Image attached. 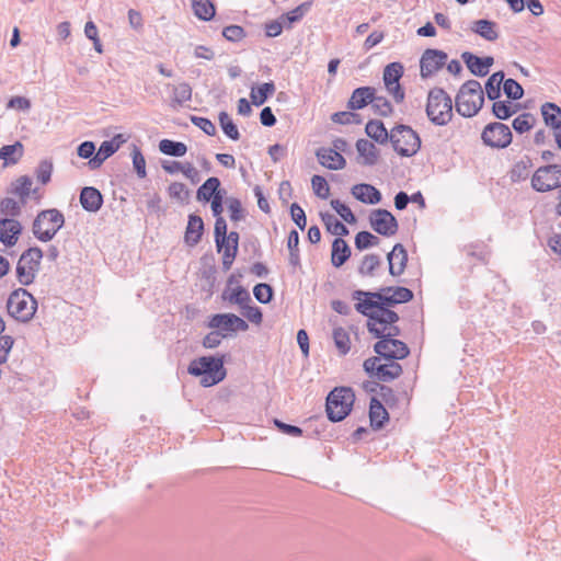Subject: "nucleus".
Wrapping results in <instances>:
<instances>
[{"instance_id":"e433bc0d","label":"nucleus","mask_w":561,"mask_h":561,"mask_svg":"<svg viewBox=\"0 0 561 561\" xmlns=\"http://www.w3.org/2000/svg\"><path fill=\"white\" fill-rule=\"evenodd\" d=\"M404 68L401 62L393 61L388 64L382 73V80L386 88H390L394 83L400 82V79L403 76Z\"/></svg>"},{"instance_id":"7ed1b4c3","label":"nucleus","mask_w":561,"mask_h":561,"mask_svg":"<svg viewBox=\"0 0 561 561\" xmlns=\"http://www.w3.org/2000/svg\"><path fill=\"white\" fill-rule=\"evenodd\" d=\"M456 111L463 117L474 116L483 106L484 92L477 80L466 81L456 95Z\"/></svg>"},{"instance_id":"ddd939ff","label":"nucleus","mask_w":561,"mask_h":561,"mask_svg":"<svg viewBox=\"0 0 561 561\" xmlns=\"http://www.w3.org/2000/svg\"><path fill=\"white\" fill-rule=\"evenodd\" d=\"M379 341L374 345V351L388 360L403 359L410 354L408 345L397 339L375 336Z\"/></svg>"},{"instance_id":"2f4dec72","label":"nucleus","mask_w":561,"mask_h":561,"mask_svg":"<svg viewBox=\"0 0 561 561\" xmlns=\"http://www.w3.org/2000/svg\"><path fill=\"white\" fill-rule=\"evenodd\" d=\"M222 298L230 304L238 305L240 308H244L251 302L250 293L241 285H238L231 291L225 290Z\"/></svg>"},{"instance_id":"052dcab7","label":"nucleus","mask_w":561,"mask_h":561,"mask_svg":"<svg viewBox=\"0 0 561 561\" xmlns=\"http://www.w3.org/2000/svg\"><path fill=\"white\" fill-rule=\"evenodd\" d=\"M53 168V162L50 160H42L35 170L37 181L41 182L43 185L49 183L51 179Z\"/></svg>"},{"instance_id":"39448f33","label":"nucleus","mask_w":561,"mask_h":561,"mask_svg":"<svg viewBox=\"0 0 561 561\" xmlns=\"http://www.w3.org/2000/svg\"><path fill=\"white\" fill-rule=\"evenodd\" d=\"M64 225L65 216L60 210L56 208L44 209L35 217L32 231L37 240L48 242L54 239Z\"/></svg>"},{"instance_id":"b1692460","label":"nucleus","mask_w":561,"mask_h":561,"mask_svg":"<svg viewBox=\"0 0 561 561\" xmlns=\"http://www.w3.org/2000/svg\"><path fill=\"white\" fill-rule=\"evenodd\" d=\"M374 87H359L355 89L347 101V108L352 111L362 110L374 101Z\"/></svg>"},{"instance_id":"f257e3e1","label":"nucleus","mask_w":561,"mask_h":561,"mask_svg":"<svg viewBox=\"0 0 561 561\" xmlns=\"http://www.w3.org/2000/svg\"><path fill=\"white\" fill-rule=\"evenodd\" d=\"M355 309L368 318L367 329L374 336H382L387 331V325L399 321V314L396 311L378 306L373 299L358 301Z\"/></svg>"},{"instance_id":"7c9ffc66","label":"nucleus","mask_w":561,"mask_h":561,"mask_svg":"<svg viewBox=\"0 0 561 561\" xmlns=\"http://www.w3.org/2000/svg\"><path fill=\"white\" fill-rule=\"evenodd\" d=\"M365 133L377 144L385 145L390 141V133L381 121L370 119L365 126Z\"/></svg>"},{"instance_id":"cd10ccee","label":"nucleus","mask_w":561,"mask_h":561,"mask_svg":"<svg viewBox=\"0 0 561 561\" xmlns=\"http://www.w3.org/2000/svg\"><path fill=\"white\" fill-rule=\"evenodd\" d=\"M220 180L216 176L208 178L197 190L196 198L198 202L208 203L216 196L217 193H221L224 190L220 188Z\"/></svg>"},{"instance_id":"9b49d317","label":"nucleus","mask_w":561,"mask_h":561,"mask_svg":"<svg viewBox=\"0 0 561 561\" xmlns=\"http://www.w3.org/2000/svg\"><path fill=\"white\" fill-rule=\"evenodd\" d=\"M481 139L488 147L495 149L507 148L512 144L511 128L500 122L489 123L482 130Z\"/></svg>"},{"instance_id":"13d9d810","label":"nucleus","mask_w":561,"mask_h":561,"mask_svg":"<svg viewBox=\"0 0 561 561\" xmlns=\"http://www.w3.org/2000/svg\"><path fill=\"white\" fill-rule=\"evenodd\" d=\"M130 156L133 159L134 169H135L138 178H140V179L146 178V175H147L146 160H145V157H144L140 148L137 145L131 146Z\"/></svg>"},{"instance_id":"a211bd4d","label":"nucleus","mask_w":561,"mask_h":561,"mask_svg":"<svg viewBox=\"0 0 561 561\" xmlns=\"http://www.w3.org/2000/svg\"><path fill=\"white\" fill-rule=\"evenodd\" d=\"M22 231L20 221L14 218L0 219V241L5 247H12L16 243L18 237Z\"/></svg>"},{"instance_id":"c03bdc74","label":"nucleus","mask_w":561,"mask_h":561,"mask_svg":"<svg viewBox=\"0 0 561 561\" xmlns=\"http://www.w3.org/2000/svg\"><path fill=\"white\" fill-rule=\"evenodd\" d=\"M518 111V105H513L510 101H494L492 114L501 121H506Z\"/></svg>"},{"instance_id":"5fc2aeb1","label":"nucleus","mask_w":561,"mask_h":561,"mask_svg":"<svg viewBox=\"0 0 561 561\" xmlns=\"http://www.w3.org/2000/svg\"><path fill=\"white\" fill-rule=\"evenodd\" d=\"M333 340L336 348L342 355H346L351 348V340L347 331L343 328H335L333 330Z\"/></svg>"},{"instance_id":"bb28decb","label":"nucleus","mask_w":561,"mask_h":561,"mask_svg":"<svg viewBox=\"0 0 561 561\" xmlns=\"http://www.w3.org/2000/svg\"><path fill=\"white\" fill-rule=\"evenodd\" d=\"M369 420L370 426L374 430H380L389 420V414L382 403L377 398H371L369 404Z\"/></svg>"},{"instance_id":"c756f323","label":"nucleus","mask_w":561,"mask_h":561,"mask_svg":"<svg viewBox=\"0 0 561 561\" xmlns=\"http://www.w3.org/2000/svg\"><path fill=\"white\" fill-rule=\"evenodd\" d=\"M541 115L545 124L554 131L561 128V107L556 103L546 102L541 105Z\"/></svg>"},{"instance_id":"f8f14e48","label":"nucleus","mask_w":561,"mask_h":561,"mask_svg":"<svg viewBox=\"0 0 561 561\" xmlns=\"http://www.w3.org/2000/svg\"><path fill=\"white\" fill-rule=\"evenodd\" d=\"M207 327L217 329L225 334V337L231 336L236 332H244L249 329L245 320L234 313H216L209 317Z\"/></svg>"},{"instance_id":"0eeeda50","label":"nucleus","mask_w":561,"mask_h":561,"mask_svg":"<svg viewBox=\"0 0 561 561\" xmlns=\"http://www.w3.org/2000/svg\"><path fill=\"white\" fill-rule=\"evenodd\" d=\"M37 301L24 288L13 290L7 301L8 313L20 322H28L35 314Z\"/></svg>"},{"instance_id":"6e6552de","label":"nucleus","mask_w":561,"mask_h":561,"mask_svg":"<svg viewBox=\"0 0 561 561\" xmlns=\"http://www.w3.org/2000/svg\"><path fill=\"white\" fill-rule=\"evenodd\" d=\"M390 142L401 157H412L421 148V139L416 131L408 125H397L390 131Z\"/></svg>"},{"instance_id":"f704fd0d","label":"nucleus","mask_w":561,"mask_h":561,"mask_svg":"<svg viewBox=\"0 0 561 561\" xmlns=\"http://www.w3.org/2000/svg\"><path fill=\"white\" fill-rule=\"evenodd\" d=\"M402 374V366L390 360L388 364H382L378 366V373L376 374V378L382 382H389L396 378H398Z\"/></svg>"},{"instance_id":"aec40b11","label":"nucleus","mask_w":561,"mask_h":561,"mask_svg":"<svg viewBox=\"0 0 561 561\" xmlns=\"http://www.w3.org/2000/svg\"><path fill=\"white\" fill-rule=\"evenodd\" d=\"M82 208L90 213H96L103 205L101 192L93 186H85L81 190L79 196Z\"/></svg>"},{"instance_id":"393cba45","label":"nucleus","mask_w":561,"mask_h":561,"mask_svg":"<svg viewBox=\"0 0 561 561\" xmlns=\"http://www.w3.org/2000/svg\"><path fill=\"white\" fill-rule=\"evenodd\" d=\"M356 150L363 161L360 162L364 165H375L379 158V150L377 147L367 139H358L356 141Z\"/></svg>"},{"instance_id":"58836bf2","label":"nucleus","mask_w":561,"mask_h":561,"mask_svg":"<svg viewBox=\"0 0 561 561\" xmlns=\"http://www.w3.org/2000/svg\"><path fill=\"white\" fill-rule=\"evenodd\" d=\"M23 154V145L16 141L13 145H5L0 149V159L4 164H15Z\"/></svg>"},{"instance_id":"3c124183","label":"nucleus","mask_w":561,"mask_h":561,"mask_svg":"<svg viewBox=\"0 0 561 561\" xmlns=\"http://www.w3.org/2000/svg\"><path fill=\"white\" fill-rule=\"evenodd\" d=\"M379 243L380 239L369 231H359L355 236V247L359 251L377 247Z\"/></svg>"},{"instance_id":"603ef678","label":"nucleus","mask_w":561,"mask_h":561,"mask_svg":"<svg viewBox=\"0 0 561 561\" xmlns=\"http://www.w3.org/2000/svg\"><path fill=\"white\" fill-rule=\"evenodd\" d=\"M331 121L341 125H359L363 122L360 114L354 113L352 110L333 113Z\"/></svg>"},{"instance_id":"4d7b16f0","label":"nucleus","mask_w":561,"mask_h":561,"mask_svg":"<svg viewBox=\"0 0 561 561\" xmlns=\"http://www.w3.org/2000/svg\"><path fill=\"white\" fill-rule=\"evenodd\" d=\"M370 104L377 115L388 117L393 113V107L388 99L377 95L376 92H374V101Z\"/></svg>"},{"instance_id":"0e129e2a","label":"nucleus","mask_w":561,"mask_h":561,"mask_svg":"<svg viewBox=\"0 0 561 561\" xmlns=\"http://www.w3.org/2000/svg\"><path fill=\"white\" fill-rule=\"evenodd\" d=\"M311 185L314 194L322 198L327 199L330 195V186L327 180L321 175H313L311 178Z\"/></svg>"},{"instance_id":"473e14b6","label":"nucleus","mask_w":561,"mask_h":561,"mask_svg":"<svg viewBox=\"0 0 561 561\" xmlns=\"http://www.w3.org/2000/svg\"><path fill=\"white\" fill-rule=\"evenodd\" d=\"M504 78L503 71H496L489 77L484 85L489 100L495 101L501 96V85H503Z\"/></svg>"},{"instance_id":"4468645a","label":"nucleus","mask_w":561,"mask_h":561,"mask_svg":"<svg viewBox=\"0 0 561 561\" xmlns=\"http://www.w3.org/2000/svg\"><path fill=\"white\" fill-rule=\"evenodd\" d=\"M370 227L383 237H391L397 233L399 224L396 217L387 209L378 208L369 215Z\"/></svg>"},{"instance_id":"6e6d98bb","label":"nucleus","mask_w":561,"mask_h":561,"mask_svg":"<svg viewBox=\"0 0 561 561\" xmlns=\"http://www.w3.org/2000/svg\"><path fill=\"white\" fill-rule=\"evenodd\" d=\"M536 123V117L531 113H523L513 121V128L518 134L530 130Z\"/></svg>"},{"instance_id":"09e8293b","label":"nucleus","mask_w":561,"mask_h":561,"mask_svg":"<svg viewBox=\"0 0 561 561\" xmlns=\"http://www.w3.org/2000/svg\"><path fill=\"white\" fill-rule=\"evenodd\" d=\"M11 193L20 196L22 205L25 204L26 198L30 196L32 180L27 175L20 176L13 184Z\"/></svg>"},{"instance_id":"6ab92c4d","label":"nucleus","mask_w":561,"mask_h":561,"mask_svg":"<svg viewBox=\"0 0 561 561\" xmlns=\"http://www.w3.org/2000/svg\"><path fill=\"white\" fill-rule=\"evenodd\" d=\"M321 165L330 170H341L346 165L345 158L335 149L321 147L316 151Z\"/></svg>"},{"instance_id":"423d86ee","label":"nucleus","mask_w":561,"mask_h":561,"mask_svg":"<svg viewBox=\"0 0 561 561\" xmlns=\"http://www.w3.org/2000/svg\"><path fill=\"white\" fill-rule=\"evenodd\" d=\"M355 393L351 388H334L327 397L325 411L331 422L344 420L351 412Z\"/></svg>"},{"instance_id":"72a5a7b5","label":"nucleus","mask_w":561,"mask_h":561,"mask_svg":"<svg viewBox=\"0 0 561 561\" xmlns=\"http://www.w3.org/2000/svg\"><path fill=\"white\" fill-rule=\"evenodd\" d=\"M533 168V160L528 156H524L519 161H517L511 172L510 178L512 182H520L526 180L529 176L530 169Z\"/></svg>"},{"instance_id":"4c0bfd02","label":"nucleus","mask_w":561,"mask_h":561,"mask_svg":"<svg viewBox=\"0 0 561 561\" xmlns=\"http://www.w3.org/2000/svg\"><path fill=\"white\" fill-rule=\"evenodd\" d=\"M287 249L289 251V265L293 267L300 266V251H299V233L297 230H291L287 238Z\"/></svg>"},{"instance_id":"ea45409f","label":"nucleus","mask_w":561,"mask_h":561,"mask_svg":"<svg viewBox=\"0 0 561 561\" xmlns=\"http://www.w3.org/2000/svg\"><path fill=\"white\" fill-rule=\"evenodd\" d=\"M159 150L167 156L183 157L187 152V147L181 141L162 139L159 142Z\"/></svg>"},{"instance_id":"412c9836","label":"nucleus","mask_w":561,"mask_h":561,"mask_svg":"<svg viewBox=\"0 0 561 561\" xmlns=\"http://www.w3.org/2000/svg\"><path fill=\"white\" fill-rule=\"evenodd\" d=\"M351 193L359 202L369 205H376L380 203L382 198L380 191L367 183L354 185Z\"/></svg>"},{"instance_id":"bf43d9fd","label":"nucleus","mask_w":561,"mask_h":561,"mask_svg":"<svg viewBox=\"0 0 561 561\" xmlns=\"http://www.w3.org/2000/svg\"><path fill=\"white\" fill-rule=\"evenodd\" d=\"M503 91L508 99L514 101L520 100L524 96L523 87L512 78L503 80Z\"/></svg>"},{"instance_id":"c9c22d12","label":"nucleus","mask_w":561,"mask_h":561,"mask_svg":"<svg viewBox=\"0 0 561 561\" xmlns=\"http://www.w3.org/2000/svg\"><path fill=\"white\" fill-rule=\"evenodd\" d=\"M311 2H304L296 7L294 10L283 13L279 19L283 22L285 28L289 30L293 25L299 22L307 11L310 9Z\"/></svg>"},{"instance_id":"1a4fd4ad","label":"nucleus","mask_w":561,"mask_h":561,"mask_svg":"<svg viewBox=\"0 0 561 561\" xmlns=\"http://www.w3.org/2000/svg\"><path fill=\"white\" fill-rule=\"evenodd\" d=\"M43 251L38 247L25 250L16 264V278L24 286L31 285L39 271Z\"/></svg>"},{"instance_id":"680f3d73","label":"nucleus","mask_w":561,"mask_h":561,"mask_svg":"<svg viewBox=\"0 0 561 561\" xmlns=\"http://www.w3.org/2000/svg\"><path fill=\"white\" fill-rule=\"evenodd\" d=\"M255 299L261 304H268L273 299L274 290L266 283L256 284L253 288Z\"/></svg>"},{"instance_id":"4be33fe9","label":"nucleus","mask_w":561,"mask_h":561,"mask_svg":"<svg viewBox=\"0 0 561 561\" xmlns=\"http://www.w3.org/2000/svg\"><path fill=\"white\" fill-rule=\"evenodd\" d=\"M393 289V287H383L379 291H363V290H355L353 293V298L362 301V297H365V299H373L377 302L378 306L383 308H389L394 306V300L391 297L390 293Z\"/></svg>"},{"instance_id":"8fccbe9b","label":"nucleus","mask_w":561,"mask_h":561,"mask_svg":"<svg viewBox=\"0 0 561 561\" xmlns=\"http://www.w3.org/2000/svg\"><path fill=\"white\" fill-rule=\"evenodd\" d=\"M214 237L216 249L221 252L226 243L227 236V222L222 216L215 217Z\"/></svg>"},{"instance_id":"a19ab883","label":"nucleus","mask_w":561,"mask_h":561,"mask_svg":"<svg viewBox=\"0 0 561 561\" xmlns=\"http://www.w3.org/2000/svg\"><path fill=\"white\" fill-rule=\"evenodd\" d=\"M275 92V84L273 81L265 82L257 87V89H252L250 96L252 100V104L255 106H260L266 102L268 96H271Z\"/></svg>"},{"instance_id":"f3484780","label":"nucleus","mask_w":561,"mask_h":561,"mask_svg":"<svg viewBox=\"0 0 561 561\" xmlns=\"http://www.w3.org/2000/svg\"><path fill=\"white\" fill-rule=\"evenodd\" d=\"M387 260L390 275L400 276L407 267L408 252L401 243H397L388 253Z\"/></svg>"},{"instance_id":"69168bd1","label":"nucleus","mask_w":561,"mask_h":561,"mask_svg":"<svg viewBox=\"0 0 561 561\" xmlns=\"http://www.w3.org/2000/svg\"><path fill=\"white\" fill-rule=\"evenodd\" d=\"M226 204L230 211V219L232 221H240L244 218V209L242 207L241 201L237 197H228L226 199Z\"/></svg>"},{"instance_id":"dca6fc26","label":"nucleus","mask_w":561,"mask_h":561,"mask_svg":"<svg viewBox=\"0 0 561 561\" xmlns=\"http://www.w3.org/2000/svg\"><path fill=\"white\" fill-rule=\"evenodd\" d=\"M461 58L470 72L477 77H485L490 71V67L494 64L493 57H479L470 51L462 53Z\"/></svg>"},{"instance_id":"c85d7f7f","label":"nucleus","mask_w":561,"mask_h":561,"mask_svg":"<svg viewBox=\"0 0 561 561\" xmlns=\"http://www.w3.org/2000/svg\"><path fill=\"white\" fill-rule=\"evenodd\" d=\"M351 256V249L342 238H335L332 242L331 263L334 267L342 266Z\"/></svg>"},{"instance_id":"a18cd8bd","label":"nucleus","mask_w":561,"mask_h":561,"mask_svg":"<svg viewBox=\"0 0 561 561\" xmlns=\"http://www.w3.org/2000/svg\"><path fill=\"white\" fill-rule=\"evenodd\" d=\"M192 99V88L188 83L182 82L173 87L172 107L182 106Z\"/></svg>"},{"instance_id":"e2e57ef3","label":"nucleus","mask_w":561,"mask_h":561,"mask_svg":"<svg viewBox=\"0 0 561 561\" xmlns=\"http://www.w3.org/2000/svg\"><path fill=\"white\" fill-rule=\"evenodd\" d=\"M331 207L341 216L347 224L353 225L356 222V217L351 208L342 203L340 199H332Z\"/></svg>"},{"instance_id":"5701e85b","label":"nucleus","mask_w":561,"mask_h":561,"mask_svg":"<svg viewBox=\"0 0 561 561\" xmlns=\"http://www.w3.org/2000/svg\"><path fill=\"white\" fill-rule=\"evenodd\" d=\"M204 233V221L201 216L192 214L184 234V241L188 247H195L202 239Z\"/></svg>"},{"instance_id":"49530a36","label":"nucleus","mask_w":561,"mask_h":561,"mask_svg":"<svg viewBox=\"0 0 561 561\" xmlns=\"http://www.w3.org/2000/svg\"><path fill=\"white\" fill-rule=\"evenodd\" d=\"M192 7L199 20L209 21L215 15V7L209 0H194Z\"/></svg>"},{"instance_id":"f03ea898","label":"nucleus","mask_w":561,"mask_h":561,"mask_svg":"<svg viewBox=\"0 0 561 561\" xmlns=\"http://www.w3.org/2000/svg\"><path fill=\"white\" fill-rule=\"evenodd\" d=\"M187 373L195 377H202L199 383L205 387H211L226 378L225 356H201L193 359Z\"/></svg>"},{"instance_id":"338daca9","label":"nucleus","mask_w":561,"mask_h":561,"mask_svg":"<svg viewBox=\"0 0 561 561\" xmlns=\"http://www.w3.org/2000/svg\"><path fill=\"white\" fill-rule=\"evenodd\" d=\"M22 203H18L15 199L5 197L0 203V213L4 216H18L21 213Z\"/></svg>"},{"instance_id":"2eb2a0df","label":"nucleus","mask_w":561,"mask_h":561,"mask_svg":"<svg viewBox=\"0 0 561 561\" xmlns=\"http://www.w3.org/2000/svg\"><path fill=\"white\" fill-rule=\"evenodd\" d=\"M447 58V54L443 50L425 49L420 59L421 77L423 79L432 77L445 66Z\"/></svg>"},{"instance_id":"864d4df0","label":"nucleus","mask_w":561,"mask_h":561,"mask_svg":"<svg viewBox=\"0 0 561 561\" xmlns=\"http://www.w3.org/2000/svg\"><path fill=\"white\" fill-rule=\"evenodd\" d=\"M381 264V260L377 254H366L358 267L362 276H373L376 268Z\"/></svg>"},{"instance_id":"a878e982","label":"nucleus","mask_w":561,"mask_h":561,"mask_svg":"<svg viewBox=\"0 0 561 561\" xmlns=\"http://www.w3.org/2000/svg\"><path fill=\"white\" fill-rule=\"evenodd\" d=\"M118 150V145L112 140H105L99 147L96 153L89 160L88 164L91 170L99 169L104 161Z\"/></svg>"},{"instance_id":"20e7f679","label":"nucleus","mask_w":561,"mask_h":561,"mask_svg":"<svg viewBox=\"0 0 561 561\" xmlns=\"http://www.w3.org/2000/svg\"><path fill=\"white\" fill-rule=\"evenodd\" d=\"M428 119L437 126L447 125L453 117V101L442 88H434L430 91L426 103Z\"/></svg>"},{"instance_id":"37998d69","label":"nucleus","mask_w":561,"mask_h":561,"mask_svg":"<svg viewBox=\"0 0 561 561\" xmlns=\"http://www.w3.org/2000/svg\"><path fill=\"white\" fill-rule=\"evenodd\" d=\"M321 219L327 230L334 236H346L348 234L347 227L340 221L334 215L330 213L321 214Z\"/></svg>"},{"instance_id":"9d476101","label":"nucleus","mask_w":561,"mask_h":561,"mask_svg":"<svg viewBox=\"0 0 561 561\" xmlns=\"http://www.w3.org/2000/svg\"><path fill=\"white\" fill-rule=\"evenodd\" d=\"M531 187L539 193L561 190V164L551 163L539 167L531 178Z\"/></svg>"},{"instance_id":"79ce46f5","label":"nucleus","mask_w":561,"mask_h":561,"mask_svg":"<svg viewBox=\"0 0 561 561\" xmlns=\"http://www.w3.org/2000/svg\"><path fill=\"white\" fill-rule=\"evenodd\" d=\"M472 30L486 41L493 42L499 37V34L495 31V23L490 20L482 19L476 21Z\"/></svg>"},{"instance_id":"774afa93","label":"nucleus","mask_w":561,"mask_h":561,"mask_svg":"<svg viewBox=\"0 0 561 561\" xmlns=\"http://www.w3.org/2000/svg\"><path fill=\"white\" fill-rule=\"evenodd\" d=\"M222 36L229 42L238 43L245 37V32L240 25H229L222 30Z\"/></svg>"},{"instance_id":"de8ad7c7","label":"nucleus","mask_w":561,"mask_h":561,"mask_svg":"<svg viewBox=\"0 0 561 561\" xmlns=\"http://www.w3.org/2000/svg\"><path fill=\"white\" fill-rule=\"evenodd\" d=\"M219 125L225 133V135L231 140H239L240 133L238 130L237 125L232 122L229 114L227 112H220L218 115Z\"/></svg>"}]
</instances>
